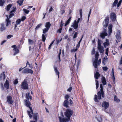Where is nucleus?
Segmentation results:
<instances>
[{
  "instance_id": "obj_19",
  "label": "nucleus",
  "mask_w": 122,
  "mask_h": 122,
  "mask_svg": "<svg viewBox=\"0 0 122 122\" xmlns=\"http://www.w3.org/2000/svg\"><path fill=\"white\" fill-rule=\"evenodd\" d=\"M97 61L96 59L93 62V65L95 68H97Z\"/></svg>"
},
{
  "instance_id": "obj_30",
  "label": "nucleus",
  "mask_w": 122,
  "mask_h": 122,
  "mask_svg": "<svg viewBox=\"0 0 122 122\" xmlns=\"http://www.w3.org/2000/svg\"><path fill=\"white\" fill-rule=\"evenodd\" d=\"M23 0H19L17 1V3L20 6L22 4Z\"/></svg>"
},
{
  "instance_id": "obj_40",
  "label": "nucleus",
  "mask_w": 122,
  "mask_h": 122,
  "mask_svg": "<svg viewBox=\"0 0 122 122\" xmlns=\"http://www.w3.org/2000/svg\"><path fill=\"white\" fill-rule=\"evenodd\" d=\"M12 5H9L7 6V11H9L10 9V8L11 7Z\"/></svg>"
},
{
  "instance_id": "obj_44",
  "label": "nucleus",
  "mask_w": 122,
  "mask_h": 122,
  "mask_svg": "<svg viewBox=\"0 0 122 122\" xmlns=\"http://www.w3.org/2000/svg\"><path fill=\"white\" fill-rule=\"evenodd\" d=\"M27 70L28 73H31L32 74L33 71L32 70L29 69H27Z\"/></svg>"
},
{
  "instance_id": "obj_45",
  "label": "nucleus",
  "mask_w": 122,
  "mask_h": 122,
  "mask_svg": "<svg viewBox=\"0 0 122 122\" xmlns=\"http://www.w3.org/2000/svg\"><path fill=\"white\" fill-rule=\"evenodd\" d=\"M42 25V24L41 23H40L38 24L36 27V30L38 28L40 27Z\"/></svg>"
},
{
  "instance_id": "obj_3",
  "label": "nucleus",
  "mask_w": 122,
  "mask_h": 122,
  "mask_svg": "<svg viewBox=\"0 0 122 122\" xmlns=\"http://www.w3.org/2000/svg\"><path fill=\"white\" fill-rule=\"evenodd\" d=\"M26 105L28 107H29L30 111H27V112L28 113L29 117L31 118L32 117V115H31V114H33V110L32 108L31 107H30V103L29 102H26Z\"/></svg>"
},
{
  "instance_id": "obj_12",
  "label": "nucleus",
  "mask_w": 122,
  "mask_h": 122,
  "mask_svg": "<svg viewBox=\"0 0 122 122\" xmlns=\"http://www.w3.org/2000/svg\"><path fill=\"white\" fill-rule=\"evenodd\" d=\"M112 25L111 24H109V25L108 28V34L110 36L111 34L112 33Z\"/></svg>"
},
{
  "instance_id": "obj_23",
  "label": "nucleus",
  "mask_w": 122,
  "mask_h": 122,
  "mask_svg": "<svg viewBox=\"0 0 122 122\" xmlns=\"http://www.w3.org/2000/svg\"><path fill=\"white\" fill-rule=\"evenodd\" d=\"M68 103V99H66L65 100L63 103L64 106L66 107H68V105L67 104Z\"/></svg>"
},
{
  "instance_id": "obj_41",
  "label": "nucleus",
  "mask_w": 122,
  "mask_h": 122,
  "mask_svg": "<svg viewBox=\"0 0 122 122\" xmlns=\"http://www.w3.org/2000/svg\"><path fill=\"white\" fill-rule=\"evenodd\" d=\"M96 89H97L99 86L98 82L97 80H95Z\"/></svg>"
},
{
  "instance_id": "obj_57",
  "label": "nucleus",
  "mask_w": 122,
  "mask_h": 122,
  "mask_svg": "<svg viewBox=\"0 0 122 122\" xmlns=\"http://www.w3.org/2000/svg\"><path fill=\"white\" fill-rule=\"evenodd\" d=\"M62 30V29L61 28H60L59 29L57 30V32H59L60 33H61Z\"/></svg>"
},
{
  "instance_id": "obj_63",
  "label": "nucleus",
  "mask_w": 122,
  "mask_h": 122,
  "mask_svg": "<svg viewBox=\"0 0 122 122\" xmlns=\"http://www.w3.org/2000/svg\"><path fill=\"white\" fill-rule=\"evenodd\" d=\"M101 59H100L98 61V63L99 65L101 62Z\"/></svg>"
},
{
  "instance_id": "obj_58",
  "label": "nucleus",
  "mask_w": 122,
  "mask_h": 122,
  "mask_svg": "<svg viewBox=\"0 0 122 122\" xmlns=\"http://www.w3.org/2000/svg\"><path fill=\"white\" fill-rule=\"evenodd\" d=\"M98 47H100L101 46H101V43H100V42L99 41H98Z\"/></svg>"
},
{
  "instance_id": "obj_38",
  "label": "nucleus",
  "mask_w": 122,
  "mask_h": 122,
  "mask_svg": "<svg viewBox=\"0 0 122 122\" xmlns=\"http://www.w3.org/2000/svg\"><path fill=\"white\" fill-rule=\"evenodd\" d=\"M49 29L46 28L43 29V33L45 34V33H46V32H47L48 31V30H49Z\"/></svg>"
},
{
  "instance_id": "obj_21",
  "label": "nucleus",
  "mask_w": 122,
  "mask_h": 122,
  "mask_svg": "<svg viewBox=\"0 0 122 122\" xmlns=\"http://www.w3.org/2000/svg\"><path fill=\"white\" fill-rule=\"evenodd\" d=\"M101 80L103 85H105L106 84V81L105 78L104 77H102Z\"/></svg>"
},
{
  "instance_id": "obj_25",
  "label": "nucleus",
  "mask_w": 122,
  "mask_h": 122,
  "mask_svg": "<svg viewBox=\"0 0 122 122\" xmlns=\"http://www.w3.org/2000/svg\"><path fill=\"white\" fill-rule=\"evenodd\" d=\"M6 16L7 17V18L6 20V21L7 22L6 26H7L9 25L10 24V21L9 20V19L8 18V16L6 15Z\"/></svg>"
},
{
  "instance_id": "obj_5",
  "label": "nucleus",
  "mask_w": 122,
  "mask_h": 122,
  "mask_svg": "<svg viewBox=\"0 0 122 122\" xmlns=\"http://www.w3.org/2000/svg\"><path fill=\"white\" fill-rule=\"evenodd\" d=\"M109 20V17L108 16H107L105 18L103 22L102 25L103 27L105 28H106L107 26L108 25Z\"/></svg>"
},
{
  "instance_id": "obj_4",
  "label": "nucleus",
  "mask_w": 122,
  "mask_h": 122,
  "mask_svg": "<svg viewBox=\"0 0 122 122\" xmlns=\"http://www.w3.org/2000/svg\"><path fill=\"white\" fill-rule=\"evenodd\" d=\"M27 82V80L26 79H25L22 82L21 87L23 89H28V84Z\"/></svg>"
},
{
  "instance_id": "obj_11",
  "label": "nucleus",
  "mask_w": 122,
  "mask_h": 122,
  "mask_svg": "<svg viewBox=\"0 0 122 122\" xmlns=\"http://www.w3.org/2000/svg\"><path fill=\"white\" fill-rule=\"evenodd\" d=\"M102 106L106 109H107L109 106L108 103L105 101L104 102L102 103Z\"/></svg>"
},
{
  "instance_id": "obj_33",
  "label": "nucleus",
  "mask_w": 122,
  "mask_h": 122,
  "mask_svg": "<svg viewBox=\"0 0 122 122\" xmlns=\"http://www.w3.org/2000/svg\"><path fill=\"white\" fill-rule=\"evenodd\" d=\"M61 49H60V50H59V52L58 54V58L59 59V62L61 61V59H60V55H61Z\"/></svg>"
},
{
  "instance_id": "obj_37",
  "label": "nucleus",
  "mask_w": 122,
  "mask_h": 122,
  "mask_svg": "<svg viewBox=\"0 0 122 122\" xmlns=\"http://www.w3.org/2000/svg\"><path fill=\"white\" fill-rule=\"evenodd\" d=\"M114 100L115 101L117 102H120V100L119 99H118L117 98V97L116 96H115L114 97Z\"/></svg>"
},
{
  "instance_id": "obj_18",
  "label": "nucleus",
  "mask_w": 122,
  "mask_h": 122,
  "mask_svg": "<svg viewBox=\"0 0 122 122\" xmlns=\"http://www.w3.org/2000/svg\"><path fill=\"white\" fill-rule=\"evenodd\" d=\"M98 48L99 51L100 53H103L104 49L103 46H102L100 47H98Z\"/></svg>"
},
{
  "instance_id": "obj_64",
  "label": "nucleus",
  "mask_w": 122,
  "mask_h": 122,
  "mask_svg": "<svg viewBox=\"0 0 122 122\" xmlns=\"http://www.w3.org/2000/svg\"><path fill=\"white\" fill-rule=\"evenodd\" d=\"M53 10V8L52 6H51V7L49 10V12H51Z\"/></svg>"
},
{
  "instance_id": "obj_7",
  "label": "nucleus",
  "mask_w": 122,
  "mask_h": 122,
  "mask_svg": "<svg viewBox=\"0 0 122 122\" xmlns=\"http://www.w3.org/2000/svg\"><path fill=\"white\" fill-rule=\"evenodd\" d=\"M11 47L13 49V51L14 52V55H15L19 52V50L17 46L15 45L12 46Z\"/></svg>"
},
{
  "instance_id": "obj_32",
  "label": "nucleus",
  "mask_w": 122,
  "mask_h": 122,
  "mask_svg": "<svg viewBox=\"0 0 122 122\" xmlns=\"http://www.w3.org/2000/svg\"><path fill=\"white\" fill-rule=\"evenodd\" d=\"M44 34H43L42 35V41L45 42L46 39V37Z\"/></svg>"
},
{
  "instance_id": "obj_47",
  "label": "nucleus",
  "mask_w": 122,
  "mask_h": 122,
  "mask_svg": "<svg viewBox=\"0 0 122 122\" xmlns=\"http://www.w3.org/2000/svg\"><path fill=\"white\" fill-rule=\"evenodd\" d=\"M22 72L24 73H28L27 69H25L22 71Z\"/></svg>"
},
{
  "instance_id": "obj_10",
  "label": "nucleus",
  "mask_w": 122,
  "mask_h": 122,
  "mask_svg": "<svg viewBox=\"0 0 122 122\" xmlns=\"http://www.w3.org/2000/svg\"><path fill=\"white\" fill-rule=\"evenodd\" d=\"M78 24L77 23H76V20H75L72 23V25H71V27H73L75 29H76L78 28Z\"/></svg>"
},
{
  "instance_id": "obj_26",
  "label": "nucleus",
  "mask_w": 122,
  "mask_h": 122,
  "mask_svg": "<svg viewBox=\"0 0 122 122\" xmlns=\"http://www.w3.org/2000/svg\"><path fill=\"white\" fill-rule=\"evenodd\" d=\"M71 17H70L68 19V20L66 21V23L65 24V26H67V25H68L69 23H70V21L71 19Z\"/></svg>"
},
{
  "instance_id": "obj_62",
  "label": "nucleus",
  "mask_w": 122,
  "mask_h": 122,
  "mask_svg": "<svg viewBox=\"0 0 122 122\" xmlns=\"http://www.w3.org/2000/svg\"><path fill=\"white\" fill-rule=\"evenodd\" d=\"M69 97L68 95H66L65 97V98L68 100V99L69 98Z\"/></svg>"
},
{
  "instance_id": "obj_6",
  "label": "nucleus",
  "mask_w": 122,
  "mask_h": 122,
  "mask_svg": "<svg viewBox=\"0 0 122 122\" xmlns=\"http://www.w3.org/2000/svg\"><path fill=\"white\" fill-rule=\"evenodd\" d=\"M120 35V30H118L117 32L116 35L117 39L116 41L117 43H118V42H120V41L121 37Z\"/></svg>"
},
{
  "instance_id": "obj_31",
  "label": "nucleus",
  "mask_w": 122,
  "mask_h": 122,
  "mask_svg": "<svg viewBox=\"0 0 122 122\" xmlns=\"http://www.w3.org/2000/svg\"><path fill=\"white\" fill-rule=\"evenodd\" d=\"M118 2V1L117 0H115L113 3L112 6L113 7L116 6Z\"/></svg>"
},
{
  "instance_id": "obj_22",
  "label": "nucleus",
  "mask_w": 122,
  "mask_h": 122,
  "mask_svg": "<svg viewBox=\"0 0 122 122\" xmlns=\"http://www.w3.org/2000/svg\"><path fill=\"white\" fill-rule=\"evenodd\" d=\"M100 74L98 72H96V73L94 75V76L95 78L96 79H98L99 77H100Z\"/></svg>"
},
{
  "instance_id": "obj_14",
  "label": "nucleus",
  "mask_w": 122,
  "mask_h": 122,
  "mask_svg": "<svg viewBox=\"0 0 122 122\" xmlns=\"http://www.w3.org/2000/svg\"><path fill=\"white\" fill-rule=\"evenodd\" d=\"M5 75L4 72L1 73L0 75V80H4L5 79Z\"/></svg>"
},
{
  "instance_id": "obj_60",
  "label": "nucleus",
  "mask_w": 122,
  "mask_h": 122,
  "mask_svg": "<svg viewBox=\"0 0 122 122\" xmlns=\"http://www.w3.org/2000/svg\"><path fill=\"white\" fill-rule=\"evenodd\" d=\"M95 49L94 48L92 50V54L93 55V54H94L95 53Z\"/></svg>"
},
{
  "instance_id": "obj_48",
  "label": "nucleus",
  "mask_w": 122,
  "mask_h": 122,
  "mask_svg": "<svg viewBox=\"0 0 122 122\" xmlns=\"http://www.w3.org/2000/svg\"><path fill=\"white\" fill-rule=\"evenodd\" d=\"M72 89V88L71 87H70L69 88L67 89V91L70 92Z\"/></svg>"
},
{
  "instance_id": "obj_49",
  "label": "nucleus",
  "mask_w": 122,
  "mask_h": 122,
  "mask_svg": "<svg viewBox=\"0 0 122 122\" xmlns=\"http://www.w3.org/2000/svg\"><path fill=\"white\" fill-rule=\"evenodd\" d=\"M18 82V81L17 79H15L14 81V84H17Z\"/></svg>"
},
{
  "instance_id": "obj_50",
  "label": "nucleus",
  "mask_w": 122,
  "mask_h": 122,
  "mask_svg": "<svg viewBox=\"0 0 122 122\" xmlns=\"http://www.w3.org/2000/svg\"><path fill=\"white\" fill-rule=\"evenodd\" d=\"M77 32H76L75 33L73 37V38H75L76 37L77 35Z\"/></svg>"
},
{
  "instance_id": "obj_16",
  "label": "nucleus",
  "mask_w": 122,
  "mask_h": 122,
  "mask_svg": "<svg viewBox=\"0 0 122 122\" xmlns=\"http://www.w3.org/2000/svg\"><path fill=\"white\" fill-rule=\"evenodd\" d=\"M96 118L98 122H102V118L100 116L97 115L96 116Z\"/></svg>"
},
{
  "instance_id": "obj_55",
  "label": "nucleus",
  "mask_w": 122,
  "mask_h": 122,
  "mask_svg": "<svg viewBox=\"0 0 122 122\" xmlns=\"http://www.w3.org/2000/svg\"><path fill=\"white\" fill-rule=\"evenodd\" d=\"M78 49L76 48V49H74L72 50H71V51L72 52H74L76 51Z\"/></svg>"
},
{
  "instance_id": "obj_13",
  "label": "nucleus",
  "mask_w": 122,
  "mask_h": 122,
  "mask_svg": "<svg viewBox=\"0 0 122 122\" xmlns=\"http://www.w3.org/2000/svg\"><path fill=\"white\" fill-rule=\"evenodd\" d=\"M16 9V8L15 7H13V9L11 11L9 15L10 18L12 17L14 15V13H12L15 11Z\"/></svg>"
},
{
  "instance_id": "obj_15",
  "label": "nucleus",
  "mask_w": 122,
  "mask_h": 122,
  "mask_svg": "<svg viewBox=\"0 0 122 122\" xmlns=\"http://www.w3.org/2000/svg\"><path fill=\"white\" fill-rule=\"evenodd\" d=\"M9 81L6 80L4 84V86L7 89H9Z\"/></svg>"
},
{
  "instance_id": "obj_29",
  "label": "nucleus",
  "mask_w": 122,
  "mask_h": 122,
  "mask_svg": "<svg viewBox=\"0 0 122 122\" xmlns=\"http://www.w3.org/2000/svg\"><path fill=\"white\" fill-rule=\"evenodd\" d=\"M38 116V113H36L33 115V118L34 119L35 121H37V117Z\"/></svg>"
},
{
  "instance_id": "obj_8",
  "label": "nucleus",
  "mask_w": 122,
  "mask_h": 122,
  "mask_svg": "<svg viewBox=\"0 0 122 122\" xmlns=\"http://www.w3.org/2000/svg\"><path fill=\"white\" fill-rule=\"evenodd\" d=\"M107 30L105 29H104L102 32L101 33L100 36L101 37L104 38L105 36H107V34L106 32Z\"/></svg>"
},
{
  "instance_id": "obj_1",
  "label": "nucleus",
  "mask_w": 122,
  "mask_h": 122,
  "mask_svg": "<svg viewBox=\"0 0 122 122\" xmlns=\"http://www.w3.org/2000/svg\"><path fill=\"white\" fill-rule=\"evenodd\" d=\"M73 113V112L71 110L67 109L65 112V116L67 117V118H62L61 117H59L60 122H68L70 119V117Z\"/></svg>"
},
{
  "instance_id": "obj_54",
  "label": "nucleus",
  "mask_w": 122,
  "mask_h": 122,
  "mask_svg": "<svg viewBox=\"0 0 122 122\" xmlns=\"http://www.w3.org/2000/svg\"><path fill=\"white\" fill-rule=\"evenodd\" d=\"M91 9H90V11L89 12V14H88V20H89V18L90 16V14H91Z\"/></svg>"
},
{
  "instance_id": "obj_36",
  "label": "nucleus",
  "mask_w": 122,
  "mask_h": 122,
  "mask_svg": "<svg viewBox=\"0 0 122 122\" xmlns=\"http://www.w3.org/2000/svg\"><path fill=\"white\" fill-rule=\"evenodd\" d=\"M26 97L28 99H31V97L30 96V93L29 92L28 94H27L26 95Z\"/></svg>"
},
{
  "instance_id": "obj_35",
  "label": "nucleus",
  "mask_w": 122,
  "mask_h": 122,
  "mask_svg": "<svg viewBox=\"0 0 122 122\" xmlns=\"http://www.w3.org/2000/svg\"><path fill=\"white\" fill-rule=\"evenodd\" d=\"M99 56L98 53L97 52H96L95 55V60H96L97 61H98V56Z\"/></svg>"
},
{
  "instance_id": "obj_43",
  "label": "nucleus",
  "mask_w": 122,
  "mask_h": 122,
  "mask_svg": "<svg viewBox=\"0 0 122 122\" xmlns=\"http://www.w3.org/2000/svg\"><path fill=\"white\" fill-rule=\"evenodd\" d=\"M4 2L3 0H0V6H2L3 5Z\"/></svg>"
},
{
  "instance_id": "obj_53",
  "label": "nucleus",
  "mask_w": 122,
  "mask_h": 122,
  "mask_svg": "<svg viewBox=\"0 0 122 122\" xmlns=\"http://www.w3.org/2000/svg\"><path fill=\"white\" fill-rule=\"evenodd\" d=\"M107 66L104 67L103 68V70L104 71H106L107 70Z\"/></svg>"
},
{
  "instance_id": "obj_39",
  "label": "nucleus",
  "mask_w": 122,
  "mask_h": 122,
  "mask_svg": "<svg viewBox=\"0 0 122 122\" xmlns=\"http://www.w3.org/2000/svg\"><path fill=\"white\" fill-rule=\"evenodd\" d=\"M21 22V20L20 19H18L16 21V24L18 25L20 24Z\"/></svg>"
},
{
  "instance_id": "obj_56",
  "label": "nucleus",
  "mask_w": 122,
  "mask_h": 122,
  "mask_svg": "<svg viewBox=\"0 0 122 122\" xmlns=\"http://www.w3.org/2000/svg\"><path fill=\"white\" fill-rule=\"evenodd\" d=\"M80 15L81 17L82 15V9H81L80 10Z\"/></svg>"
},
{
  "instance_id": "obj_2",
  "label": "nucleus",
  "mask_w": 122,
  "mask_h": 122,
  "mask_svg": "<svg viewBox=\"0 0 122 122\" xmlns=\"http://www.w3.org/2000/svg\"><path fill=\"white\" fill-rule=\"evenodd\" d=\"M100 87L101 88V92H98V97H97V95H95V96L94 100L95 102H98V100L97 99V98H98V99H101V94L102 97L103 98L104 97V92L103 91L102 84H100Z\"/></svg>"
},
{
  "instance_id": "obj_46",
  "label": "nucleus",
  "mask_w": 122,
  "mask_h": 122,
  "mask_svg": "<svg viewBox=\"0 0 122 122\" xmlns=\"http://www.w3.org/2000/svg\"><path fill=\"white\" fill-rule=\"evenodd\" d=\"M122 2V0H120L119 1V2H118V4H117V7H119V6L121 4Z\"/></svg>"
},
{
  "instance_id": "obj_20",
  "label": "nucleus",
  "mask_w": 122,
  "mask_h": 122,
  "mask_svg": "<svg viewBox=\"0 0 122 122\" xmlns=\"http://www.w3.org/2000/svg\"><path fill=\"white\" fill-rule=\"evenodd\" d=\"M54 70L56 74H57L58 75V78H59V73L58 71V70L57 69V68L55 66L54 67Z\"/></svg>"
},
{
  "instance_id": "obj_42",
  "label": "nucleus",
  "mask_w": 122,
  "mask_h": 122,
  "mask_svg": "<svg viewBox=\"0 0 122 122\" xmlns=\"http://www.w3.org/2000/svg\"><path fill=\"white\" fill-rule=\"evenodd\" d=\"M23 10L25 13L26 14H28L29 12V10H28L25 9H23Z\"/></svg>"
},
{
  "instance_id": "obj_61",
  "label": "nucleus",
  "mask_w": 122,
  "mask_h": 122,
  "mask_svg": "<svg viewBox=\"0 0 122 122\" xmlns=\"http://www.w3.org/2000/svg\"><path fill=\"white\" fill-rule=\"evenodd\" d=\"M122 64V56H121V59L120 61V64Z\"/></svg>"
},
{
  "instance_id": "obj_27",
  "label": "nucleus",
  "mask_w": 122,
  "mask_h": 122,
  "mask_svg": "<svg viewBox=\"0 0 122 122\" xmlns=\"http://www.w3.org/2000/svg\"><path fill=\"white\" fill-rule=\"evenodd\" d=\"M108 41V40L107 39L106 40V41L107 42H105L103 43V45L105 48L107 46H108V45L109 43Z\"/></svg>"
},
{
  "instance_id": "obj_9",
  "label": "nucleus",
  "mask_w": 122,
  "mask_h": 122,
  "mask_svg": "<svg viewBox=\"0 0 122 122\" xmlns=\"http://www.w3.org/2000/svg\"><path fill=\"white\" fill-rule=\"evenodd\" d=\"M7 102L10 104H12L13 101L12 97L10 96H7L6 98Z\"/></svg>"
},
{
  "instance_id": "obj_24",
  "label": "nucleus",
  "mask_w": 122,
  "mask_h": 122,
  "mask_svg": "<svg viewBox=\"0 0 122 122\" xmlns=\"http://www.w3.org/2000/svg\"><path fill=\"white\" fill-rule=\"evenodd\" d=\"M51 26V24L49 22L46 23L45 25V27L46 28L49 29L50 26Z\"/></svg>"
},
{
  "instance_id": "obj_51",
  "label": "nucleus",
  "mask_w": 122,
  "mask_h": 122,
  "mask_svg": "<svg viewBox=\"0 0 122 122\" xmlns=\"http://www.w3.org/2000/svg\"><path fill=\"white\" fill-rule=\"evenodd\" d=\"M26 18V17L25 16H23L21 18V20L22 21H23Z\"/></svg>"
},
{
  "instance_id": "obj_17",
  "label": "nucleus",
  "mask_w": 122,
  "mask_h": 122,
  "mask_svg": "<svg viewBox=\"0 0 122 122\" xmlns=\"http://www.w3.org/2000/svg\"><path fill=\"white\" fill-rule=\"evenodd\" d=\"M110 17L112 20H115L116 19V14L114 13H112L110 15Z\"/></svg>"
},
{
  "instance_id": "obj_34",
  "label": "nucleus",
  "mask_w": 122,
  "mask_h": 122,
  "mask_svg": "<svg viewBox=\"0 0 122 122\" xmlns=\"http://www.w3.org/2000/svg\"><path fill=\"white\" fill-rule=\"evenodd\" d=\"M28 41L29 44L30 45H32L34 43L33 41L31 39H29L28 40Z\"/></svg>"
},
{
  "instance_id": "obj_28",
  "label": "nucleus",
  "mask_w": 122,
  "mask_h": 122,
  "mask_svg": "<svg viewBox=\"0 0 122 122\" xmlns=\"http://www.w3.org/2000/svg\"><path fill=\"white\" fill-rule=\"evenodd\" d=\"M1 27L0 28V31H2L4 30H5V28L4 27V23H2L1 24Z\"/></svg>"
},
{
  "instance_id": "obj_59",
  "label": "nucleus",
  "mask_w": 122,
  "mask_h": 122,
  "mask_svg": "<svg viewBox=\"0 0 122 122\" xmlns=\"http://www.w3.org/2000/svg\"><path fill=\"white\" fill-rule=\"evenodd\" d=\"M13 36L12 35H8L7 36V38L8 39H10V38L11 37H13Z\"/></svg>"
},
{
  "instance_id": "obj_52",
  "label": "nucleus",
  "mask_w": 122,
  "mask_h": 122,
  "mask_svg": "<svg viewBox=\"0 0 122 122\" xmlns=\"http://www.w3.org/2000/svg\"><path fill=\"white\" fill-rule=\"evenodd\" d=\"M61 25H60V27L61 28H62V27L63 25V23L62 20H61Z\"/></svg>"
}]
</instances>
